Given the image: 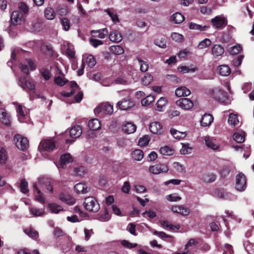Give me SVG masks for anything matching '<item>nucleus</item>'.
Here are the masks:
<instances>
[{
	"instance_id": "f257e3e1",
	"label": "nucleus",
	"mask_w": 254,
	"mask_h": 254,
	"mask_svg": "<svg viewBox=\"0 0 254 254\" xmlns=\"http://www.w3.org/2000/svg\"><path fill=\"white\" fill-rule=\"evenodd\" d=\"M54 181L51 180L44 178H39L38 181L33 184L34 194L35 200L44 204L45 202V198L40 191V189L46 188L48 191L51 193L53 192V184Z\"/></svg>"
},
{
	"instance_id": "f03ea898",
	"label": "nucleus",
	"mask_w": 254,
	"mask_h": 254,
	"mask_svg": "<svg viewBox=\"0 0 254 254\" xmlns=\"http://www.w3.org/2000/svg\"><path fill=\"white\" fill-rule=\"evenodd\" d=\"M28 10V6L25 3L20 2L18 4V9L13 11L11 14L12 24L14 25H17L24 21Z\"/></svg>"
},
{
	"instance_id": "7ed1b4c3",
	"label": "nucleus",
	"mask_w": 254,
	"mask_h": 254,
	"mask_svg": "<svg viewBox=\"0 0 254 254\" xmlns=\"http://www.w3.org/2000/svg\"><path fill=\"white\" fill-rule=\"evenodd\" d=\"M69 86L71 90L69 92H62L61 95L64 97H70L71 95L77 93L74 97L75 101L77 103L80 102L83 98V93L79 91V88L75 81H71L69 83Z\"/></svg>"
},
{
	"instance_id": "20e7f679",
	"label": "nucleus",
	"mask_w": 254,
	"mask_h": 254,
	"mask_svg": "<svg viewBox=\"0 0 254 254\" xmlns=\"http://www.w3.org/2000/svg\"><path fill=\"white\" fill-rule=\"evenodd\" d=\"M85 208L89 212H97L100 209V205L93 197H86L84 202Z\"/></svg>"
},
{
	"instance_id": "39448f33",
	"label": "nucleus",
	"mask_w": 254,
	"mask_h": 254,
	"mask_svg": "<svg viewBox=\"0 0 254 254\" xmlns=\"http://www.w3.org/2000/svg\"><path fill=\"white\" fill-rule=\"evenodd\" d=\"M13 104L15 105V108L17 113L18 120L20 123L26 122L28 118L27 112L25 107L21 104L14 102Z\"/></svg>"
},
{
	"instance_id": "423d86ee",
	"label": "nucleus",
	"mask_w": 254,
	"mask_h": 254,
	"mask_svg": "<svg viewBox=\"0 0 254 254\" xmlns=\"http://www.w3.org/2000/svg\"><path fill=\"white\" fill-rule=\"evenodd\" d=\"M113 111V105L107 102L99 104L94 109V112L96 114H102L107 115H112Z\"/></svg>"
},
{
	"instance_id": "0eeeda50",
	"label": "nucleus",
	"mask_w": 254,
	"mask_h": 254,
	"mask_svg": "<svg viewBox=\"0 0 254 254\" xmlns=\"http://www.w3.org/2000/svg\"><path fill=\"white\" fill-rule=\"evenodd\" d=\"M14 141L18 149L24 151L29 147V141L27 138L22 135L17 134L14 137Z\"/></svg>"
},
{
	"instance_id": "6e6552de",
	"label": "nucleus",
	"mask_w": 254,
	"mask_h": 254,
	"mask_svg": "<svg viewBox=\"0 0 254 254\" xmlns=\"http://www.w3.org/2000/svg\"><path fill=\"white\" fill-rule=\"evenodd\" d=\"M169 171V167L166 163H159L151 165L149 167V171L154 175L166 173Z\"/></svg>"
},
{
	"instance_id": "1a4fd4ad",
	"label": "nucleus",
	"mask_w": 254,
	"mask_h": 254,
	"mask_svg": "<svg viewBox=\"0 0 254 254\" xmlns=\"http://www.w3.org/2000/svg\"><path fill=\"white\" fill-rule=\"evenodd\" d=\"M210 94L213 98L222 103H225L227 100L228 98L226 94L218 88L213 89Z\"/></svg>"
},
{
	"instance_id": "9d476101",
	"label": "nucleus",
	"mask_w": 254,
	"mask_h": 254,
	"mask_svg": "<svg viewBox=\"0 0 254 254\" xmlns=\"http://www.w3.org/2000/svg\"><path fill=\"white\" fill-rule=\"evenodd\" d=\"M246 178L245 176L242 173L238 174L236 177L235 188L236 190L239 191H243L246 190Z\"/></svg>"
},
{
	"instance_id": "9b49d317",
	"label": "nucleus",
	"mask_w": 254,
	"mask_h": 254,
	"mask_svg": "<svg viewBox=\"0 0 254 254\" xmlns=\"http://www.w3.org/2000/svg\"><path fill=\"white\" fill-rule=\"evenodd\" d=\"M56 147L55 141L52 139H44L41 141L39 149L40 150H44L46 151H53Z\"/></svg>"
},
{
	"instance_id": "f8f14e48",
	"label": "nucleus",
	"mask_w": 254,
	"mask_h": 254,
	"mask_svg": "<svg viewBox=\"0 0 254 254\" xmlns=\"http://www.w3.org/2000/svg\"><path fill=\"white\" fill-rule=\"evenodd\" d=\"M36 68V65L34 62L29 59H27L23 63L20 64V68L25 75H27L29 73V69L34 70Z\"/></svg>"
},
{
	"instance_id": "ddd939ff",
	"label": "nucleus",
	"mask_w": 254,
	"mask_h": 254,
	"mask_svg": "<svg viewBox=\"0 0 254 254\" xmlns=\"http://www.w3.org/2000/svg\"><path fill=\"white\" fill-rule=\"evenodd\" d=\"M212 26L216 29H222L227 24V19L223 16H216L211 19Z\"/></svg>"
},
{
	"instance_id": "4468645a",
	"label": "nucleus",
	"mask_w": 254,
	"mask_h": 254,
	"mask_svg": "<svg viewBox=\"0 0 254 254\" xmlns=\"http://www.w3.org/2000/svg\"><path fill=\"white\" fill-rule=\"evenodd\" d=\"M19 85L23 90L26 91H29L33 93L35 92V85L31 81L25 80L23 78H20Z\"/></svg>"
},
{
	"instance_id": "2eb2a0df",
	"label": "nucleus",
	"mask_w": 254,
	"mask_h": 254,
	"mask_svg": "<svg viewBox=\"0 0 254 254\" xmlns=\"http://www.w3.org/2000/svg\"><path fill=\"white\" fill-rule=\"evenodd\" d=\"M177 106H179L182 109L188 110L193 107V103L188 98H181L176 102Z\"/></svg>"
},
{
	"instance_id": "dca6fc26",
	"label": "nucleus",
	"mask_w": 254,
	"mask_h": 254,
	"mask_svg": "<svg viewBox=\"0 0 254 254\" xmlns=\"http://www.w3.org/2000/svg\"><path fill=\"white\" fill-rule=\"evenodd\" d=\"M204 140L206 146L212 150H216L219 148L220 146L214 137L205 136L204 137Z\"/></svg>"
},
{
	"instance_id": "f3484780",
	"label": "nucleus",
	"mask_w": 254,
	"mask_h": 254,
	"mask_svg": "<svg viewBox=\"0 0 254 254\" xmlns=\"http://www.w3.org/2000/svg\"><path fill=\"white\" fill-rule=\"evenodd\" d=\"M135 105L134 102L131 99H124L119 101L117 106L121 110H127L132 108Z\"/></svg>"
},
{
	"instance_id": "a211bd4d",
	"label": "nucleus",
	"mask_w": 254,
	"mask_h": 254,
	"mask_svg": "<svg viewBox=\"0 0 254 254\" xmlns=\"http://www.w3.org/2000/svg\"><path fill=\"white\" fill-rule=\"evenodd\" d=\"M73 161V158L69 153L64 154L61 156L59 168L64 169L66 165Z\"/></svg>"
},
{
	"instance_id": "6ab92c4d",
	"label": "nucleus",
	"mask_w": 254,
	"mask_h": 254,
	"mask_svg": "<svg viewBox=\"0 0 254 254\" xmlns=\"http://www.w3.org/2000/svg\"><path fill=\"white\" fill-rule=\"evenodd\" d=\"M171 210L173 212L179 213L183 216H188L190 214L189 209L183 205H174Z\"/></svg>"
},
{
	"instance_id": "aec40b11",
	"label": "nucleus",
	"mask_w": 254,
	"mask_h": 254,
	"mask_svg": "<svg viewBox=\"0 0 254 254\" xmlns=\"http://www.w3.org/2000/svg\"><path fill=\"white\" fill-rule=\"evenodd\" d=\"M136 127L131 122H125L122 126L123 131L127 134H131L135 132Z\"/></svg>"
},
{
	"instance_id": "412c9836",
	"label": "nucleus",
	"mask_w": 254,
	"mask_h": 254,
	"mask_svg": "<svg viewBox=\"0 0 254 254\" xmlns=\"http://www.w3.org/2000/svg\"><path fill=\"white\" fill-rule=\"evenodd\" d=\"M91 33L94 38L104 39L107 35L108 31L107 28H103L98 30H92Z\"/></svg>"
},
{
	"instance_id": "4be33fe9",
	"label": "nucleus",
	"mask_w": 254,
	"mask_h": 254,
	"mask_svg": "<svg viewBox=\"0 0 254 254\" xmlns=\"http://www.w3.org/2000/svg\"><path fill=\"white\" fill-rule=\"evenodd\" d=\"M224 53V49L219 44L214 45L211 49V53L215 58L221 56Z\"/></svg>"
},
{
	"instance_id": "5701e85b",
	"label": "nucleus",
	"mask_w": 254,
	"mask_h": 254,
	"mask_svg": "<svg viewBox=\"0 0 254 254\" xmlns=\"http://www.w3.org/2000/svg\"><path fill=\"white\" fill-rule=\"evenodd\" d=\"M150 131L154 134H161L162 131V127L158 122H153L150 124Z\"/></svg>"
},
{
	"instance_id": "b1692460",
	"label": "nucleus",
	"mask_w": 254,
	"mask_h": 254,
	"mask_svg": "<svg viewBox=\"0 0 254 254\" xmlns=\"http://www.w3.org/2000/svg\"><path fill=\"white\" fill-rule=\"evenodd\" d=\"M30 214L33 217H41L45 214V208H37L31 207L29 209Z\"/></svg>"
},
{
	"instance_id": "393cba45",
	"label": "nucleus",
	"mask_w": 254,
	"mask_h": 254,
	"mask_svg": "<svg viewBox=\"0 0 254 254\" xmlns=\"http://www.w3.org/2000/svg\"><path fill=\"white\" fill-rule=\"evenodd\" d=\"M170 21L174 24H180L185 20V17L180 12H175L170 18Z\"/></svg>"
},
{
	"instance_id": "a878e982",
	"label": "nucleus",
	"mask_w": 254,
	"mask_h": 254,
	"mask_svg": "<svg viewBox=\"0 0 254 254\" xmlns=\"http://www.w3.org/2000/svg\"><path fill=\"white\" fill-rule=\"evenodd\" d=\"M217 71L218 73L223 76H227L231 73V69L230 67L226 64H222L218 66Z\"/></svg>"
},
{
	"instance_id": "bb28decb",
	"label": "nucleus",
	"mask_w": 254,
	"mask_h": 254,
	"mask_svg": "<svg viewBox=\"0 0 254 254\" xmlns=\"http://www.w3.org/2000/svg\"><path fill=\"white\" fill-rule=\"evenodd\" d=\"M110 41L115 43H119L122 41L123 37L121 33L117 30H114L109 35Z\"/></svg>"
},
{
	"instance_id": "cd10ccee",
	"label": "nucleus",
	"mask_w": 254,
	"mask_h": 254,
	"mask_svg": "<svg viewBox=\"0 0 254 254\" xmlns=\"http://www.w3.org/2000/svg\"><path fill=\"white\" fill-rule=\"evenodd\" d=\"M104 11L106 12L110 17L113 22L116 23L119 22V19L118 18L116 10H115L114 8H108L105 9Z\"/></svg>"
},
{
	"instance_id": "c85d7f7f",
	"label": "nucleus",
	"mask_w": 254,
	"mask_h": 254,
	"mask_svg": "<svg viewBox=\"0 0 254 254\" xmlns=\"http://www.w3.org/2000/svg\"><path fill=\"white\" fill-rule=\"evenodd\" d=\"M213 118L209 114H205L201 118L200 123L203 127L209 126L213 122Z\"/></svg>"
},
{
	"instance_id": "c756f323",
	"label": "nucleus",
	"mask_w": 254,
	"mask_h": 254,
	"mask_svg": "<svg viewBox=\"0 0 254 254\" xmlns=\"http://www.w3.org/2000/svg\"><path fill=\"white\" fill-rule=\"evenodd\" d=\"M239 122L237 114L233 113L229 114L228 123L230 126L234 127L238 125Z\"/></svg>"
},
{
	"instance_id": "7c9ffc66",
	"label": "nucleus",
	"mask_w": 254,
	"mask_h": 254,
	"mask_svg": "<svg viewBox=\"0 0 254 254\" xmlns=\"http://www.w3.org/2000/svg\"><path fill=\"white\" fill-rule=\"evenodd\" d=\"M175 94L178 97L187 96L190 95V90L185 86L178 87L176 89Z\"/></svg>"
},
{
	"instance_id": "2f4dec72",
	"label": "nucleus",
	"mask_w": 254,
	"mask_h": 254,
	"mask_svg": "<svg viewBox=\"0 0 254 254\" xmlns=\"http://www.w3.org/2000/svg\"><path fill=\"white\" fill-rule=\"evenodd\" d=\"M82 134L81 127L79 126H74L72 127L69 131V134L71 137L76 138L79 137Z\"/></svg>"
},
{
	"instance_id": "473e14b6",
	"label": "nucleus",
	"mask_w": 254,
	"mask_h": 254,
	"mask_svg": "<svg viewBox=\"0 0 254 254\" xmlns=\"http://www.w3.org/2000/svg\"><path fill=\"white\" fill-rule=\"evenodd\" d=\"M0 120L1 122L6 126L10 125L9 116L4 109H0Z\"/></svg>"
},
{
	"instance_id": "72a5a7b5",
	"label": "nucleus",
	"mask_w": 254,
	"mask_h": 254,
	"mask_svg": "<svg viewBox=\"0 0 254 254\" xmlns=\"http://www.w3.org/2000/svg\"><path fill=\"white\" fill-rule=\"evenodd\" d=\"M54 83L59 86H63L67 84L68 80L66 79L63 74L55 76L54 78Z\"/></svg>"
},
{
	"instance_id": "f704fd0d",
	"label": "nucleus",
	"mask_w": 254,
	"mask_h": 254,
	"mask_svg": "<svg viewBox=\"0 0 254 254\" xmlns=\"http://www.w3.org/2000/svg\"><path fill=\"white\" fill-rule=\"evenodd\" d=\"M170 132L171 135L177 139H183L187 136V133L185 131H180L173 128L170 129Z\"/></svg>"
},
{
	"instance_id": "c9c22d12",
	"label": "nucleus",
	"mask_w": 254,
	"mask_h": 254,
	"mask_svg": "<svg viewBox=\"0 0 254 254\" xmlns=\"http://www.w3.org/2000/svg\"><path fill=\"white\" fill-rule=\"evenodd\" d=\"M88 127L90 129L97 130L100 128V123L97 119H92L88 122Z\"/></svg>"
},
{
	"instance_id": "e433bc0d",
	"label": "nucleus",
	"mask_w": 254,
	"mask_h": 254,
	"mask_svg": "<svg viewBox=\"0 0 254 254\" xmlns=\"http://www.w3.org/2000/svg\"><path fill=\"white\" fill-rule=\"evenodd\" d=\"M45 17L48 20H53L56 17V13L55 10L52 7H47L44 11Z\"/></svg>"
},
{
	"instance_id": "4c0bfd02",
	"label": "nucleus",
	"mask_w": 254,
	"mask_h": 254,
	"mask_svg": "<svg viewBox=\"0 0 254 254\" xmlns=\"http://www.w3.org/2000/svg\"><path fill=\"white\" fill-rule=\"evenodd\" d=\"M245 132L241 131L234 133L233 139L238 143H242L245 140Z\"/></svg>"
},
{
	"instance_id": "58836bf2",
	"label": "nucleus",
	"mask_w": 254,
	"mask_h": 254,
	"mask_svg": "<svg viewBox=\"0 0 254 254\" xmlns=\"http://www.w3.org/2000/svg\"><path fill=\"white\" fill-rule=\"evenodd\" d=\"M209 28V26L206 25L202 26L196 24L195 23L191 22L189 24V28L190 30H198L199 31H204L207 30Z\"/></svg>"
},
{
	"instance_id": "ea45409f",
	"label": "nucleus",
	"mask_w": 254,
	"mask_h": 254,
	"mask_svg": "<svg viewBox=\"0 0 254 254\" xmlns=\"http://www.w3.org/2000/svg\"><path fill=\"white\" fill-rule=\"evenodd\" d=\"M131 155L132 159L137 161H141L144 157L143 152L140 149L134 150Z\"/></svg>"
},
{
	"instance_id": "a19ab883",
	"label": "nucleus",
	"mask_w": 254,
	"mask_h": 254,
	"mask_svg": "<svg viewBox=\"0 0 254 254\" xmlns=\"http://www.w3.org/2000/svg\"><path fill=\"white\" fill-rule=\"evenodd\" d=\"M75 190L78 193H86L88 192V189L86 185L83 183H78L74 186Z\"/></svg>"
},
{
	"instance_id": "79ce46f5",
	"label": "nucleus",
	"mask_w": 254,
	"mask_h": 254,
	"mask_svg": "<svg viewBox=\"0 0 254 254\" xmlns=\"http://www.w3.org/2000/svg\"><path fill=\"white\" fill-rule=\"evenodd\" d=\"M110 51L114 55H120L124 53V50L121 46L114 45L110 47Z\"/></svg>"
},
{
	"instance_id": "37998d69",
	"label": "nucleus",
	"mask_w": 254,
	"mask_h": 254,
	"mask_svg": "<svg viewBox=\"0 0 254 254\" xmlns=\"http://www.w3.org/2000/svg\"><path fill=\"white\" fill-rule=\"evenodd\" d=\"M167 102V100L166 98H160V99L157 101L156 104V110L159 112L162 111L163 109L166 105Z\"/></svg>"
},
{
	"instance_id": "c03bdc74",
	"label": "nucleus",
	"mask_w": 254,
	"mask_h": 254,
	"mask_svg": "<svg viewBox=\"0 0 254 254\" xmlns=\"http://www.w3.org/2000/svg\"><path fill=\"white\" fill-rule=\"evenodd\" d=\"M160 223L161 226L165 229L173 230L175 229L179 230L180 228V225L177 224L176 225H173L169 223L167 221H161Z\"/></svg>"
},
{
	"instance_id": "a18cd8bd",
	"label": "nucleus",
	"mask_w": 254,
	"mask_h": 254,
	"mask_svg": "<svg viewBox=\"0 0 254 254\" xmlns=\"http://www.w3.org/2000/svg\"><path fill=\"white\" fill-rule=\"evenodd\" d=\"M48 207L52 213L56 214L63 210L62 206L55 203H49Z\"/></svg>"
},
{
	"instance_id": "49530a36",
	"label": "nucleus",
	"mask_w": 254,
	"mask_h": 254,
	"mask_svg": "<svg viewBox=\"0 0 254 254\" xmlns=\"http://www.w3.org/2000/svg\"><path fill=\"white\" fill-rule=\"evenodd\" d=\"M59 198L61 201L68 204L71 205L74 204L75 202V200L74 198L71 197L69 195H66L64 194H61L59 196Z\"/></svg>"
},
{
	"instance_id": "de8ad7c7",
	"label": "nucleus",
	"mask_w": 254,
	"mask_h": 254,
	"mask_svg": "<svg viewBox=\"0 0 254 254\" xmlns=\"http://www.w3.org/2000/svg\"><path fill=\"white\" fill-rule=\"evenodd\" d=\"M211 44V40L208 38H205L203 40L201 41L198 46L197 48L202 50L206 48L209 47Z\"/></svg>"
},
{
	"instance_id": "09e8293b",
	"label": "nucleus",
	"mask_w": 254,
	"mask_h": 254,
	"mask_svg": "<svg viewBox=\"0 0 254 254\" xmlns=\"http://www.w3.org/2000/svg\"><path fill=\"white\" fill-rule=\"evenodd\" d=\"M24 232L33 239L36 240L38 237V233L33 228L27 229L24 230Z\"/></svg>"
},
{
	"instance_id": "8fccbe9b",
	"label": "nucleus",
	"mask_w": 254,
	"mask_h": 254,
	"mask_svg": "<svg viewBox=\"0 0 254 254\" xmlns=\"http://www.w3.org/2000/svg\"><path fill=\"white\" fill-rule=\"evenodd\" d=\"M150 140V138L148 135H144L139 138L138 141V145L140 147H144L148 145Z\"/></svg>"
},
{
	"instance_id": "3c124183",
	"label": "nucleus",
	"mask_w": 254,
	"mask_h": 254,
	"mask_svg": "<svg viewBox=\"0 0 254 254\" xmlns=\"http://www.w3.org/2000/svg\"><path fill=\"white\" fill-rule=\"evenodd\" d=\"M166 199L170 202H176L181 200L182 197L177 193H174L166 196Z\"/></svg>"
},
{
	"instance_id": "603ef678",
	"label": "nucleus",
	"mask_w": 254,
	"mask_h": 254,
	"mask_svg": "<svg viewBox=\"0 0 254 254\" xmlns=\"http://www.w3.org/2000/svg\"><path fill=\"white\" fill-rule=\"evenodd\" d=\"M160 152L163 155H171L174 153V150L168 146H165L160 149Z\"/></svg>"
},
{
	"instance_id": "864d4df0",
	"label": "nucleus",
	"mask_w": 254,
	"mask_h": 254,
	"mask_svg": "<svg viewBox=\"0 0 254 254\" xmlns=\"http://www.w3.org/2000/svg\"><path fill=\"white\" fill-rule=\"evenodd\" d=\"M136 60L140 65V70L142 72H146L148 69V64L147 63L142 61L140 58L137 57Z\"/></svg>"
},
{
	"instance_id": "5fc2aeb1",
	"label": "nucleus",
	"mask_w": 254,
	"mask_h": 254,
	"mask_svg": "<svg viewBox=\"0 0 254 254\" xmlns=\"http://www.w3.org/2000/svg\"><path fill=\"white\" fill-rule=\"evenodd\" d=\"M178 70L183 73L194 72L197 70L196 67L190 68L187 66H181L178 67Z\"/></svg>"
},
{
	"instance_id": "6e6d98bb",
	"label": "nucleus",
	"mask_w": 254,
	"mask_h": 254,
	"mask_svg": "<svg viewBox=\"0 0 254 254\" xmlns=\"http://www.w3.org/2000/svg\"><path fill=\"white\" fill-rule=\"evenodd\" d=\"M154 99L153 96L148 95L141 100V105L143 106H148L154 101Z\"/></svg>"
},
{
	"instance_id": "4d7b16f0",
	"label": "nucleus",
	"mask_w": 254,
	"mask_h": 254,
	"mask_svg": "<svg viewBox=\"0 0 254 254\" xmlns=\"http://www.w3.org/2000/svg\"><path fill=\"white\" fill-rule=\"evenodd\" d=\"M85 62L88 66L90 68H92L96 63L94 57L91 55H88L85 60Z\"/></svg>"
},
{
	"instance_id": "13d9d810",
	"label": "nucleus",
	"mask_w": 254,
	"mask_h": 254,
	"mask_svg": "<svg viewBox=\"0 0 254 254\" xmlns=\"http://www.w3.org/2000/svg\"><path fill=\"white\" fill-rule=\"evenodd\" d=\"M63 29L64 31H68L70 28V21L67 18L63 17L60 20Z\"/></svg>"
},
{
	"instance_id": "bf43d9fd",
	"label": "nucleus",
	"mask_w": 254,
	"mask_h": 254,
	"mask_svg": "<svg viewBox=\"0 0 254 254\" xmlns=\"http://www.w3.org/2000/svg\"><path fill=\"white\" fill-rule=\"evenodd\" d=\"M153 80V76L149 74H146L141 79L142 83L145 86L149 85Z\"/></svg>"
},
{
	"instance_id": "052dcab7",
	"label": "nucleus",
	"mask_w": 254,
	"mask_h": 254,
	"mask_svg": "<svg viewBox=\"0 0 254 254\" xmlns=\"http://www.w3.org/2000/svg\"><path fill=\"white\" fill-rule=\"evenodd\" d=\"M216 176L213 174H208L205 175L203 178V180L207 183H211L216 180Z\"/></svg>"
},
{
	"instance_id": "680f3d73",
	"label": "nucleus",
	"mask_w": 254,
	"mask_h": 254,
	"mask_svg": "<svg viewBox=\"0 0 254 254\" xmlns=\"http://www.w3.org/2000/svg\"><path fill=\"white\" fill-rule=\"evenodd\" d=\"M244 247L249 254H254V243L246 242L244 244Z\"/></svg>"
},
{
	"instance_id": "e2e57ef3",
	"label": "nucleus",
	"mask_w": 254,
	"mask_h": 254,
	"mask_svg": "<svg viewBox=\"0 0 254 254\" xmlns=\"http://www.w3.org/2000/svg\"><path fill=\"white\" fill-rule=\"evenodd\" d=\"M172 39L178 43L183 42L184 40V36L182 34L177 32H173L171 34Z\"/></svg>"
},
{
	"instance_id": "0e129e2a",
	"label": "nucleus",
	"mask_w": 254,
	"mask_h": 254,
	"mask_svg": "<svg viewBox=\"0 0 254 254\" xmlns=\"http://www.w3.org/2000/svg\"><path fill=\"white\" fill-rule=\"evenodd\" d=\"M192 148L189 146L188 144H182V147L180 149V152L182 154H188L191 153Z\"/></svg>"
},
{
	"instance_id": "69168bd1",
	"label": "nucleus",
	"mask_w": 254,
	"mask_h": 254,
	"mask_svg": "<svg viewBox=\"0 0 254 254\" xmlns=\"http://www.w3.org/2000/svg\"><path fill=\"white\" fill-rule=\"evenodd\" d=\"M121 244L122 246L127 249H132L133 248L136 247L137 246V244L136 243H131L127 240H124L121 241Z\"/></svg>"
},
{
	"instance_id": "338daca9",
	"label": "nucleus",
	"mask_w": 254,
	"mask_h": 254,
	"mask_svg": "<svg viewBox=\"0 0 254 254\" xmlns=\"http://www.w3.org/2000/svg\"><path fill=\"white\" fill-rule=\"evenodd\" d=\"M20 188L21 192L23 193H26L29 191V190L28 189V183L26 181L25 179H23L21 180L20 185Z\"/></svg>"
},
{
	"instance_id": "774afa93",
	"label": "nucleus",
	"mask_w": 254,
	"mask_h": 254,
	"mask_svg": "<svg viewBox=\"0 0 254 254\" xmlns=\"http://www.w3.org/2000/svg\"><path fill=\"white\" fill-rule=\"evenodd\" d=\"M40 73L42 77L46 80H48L51 78V74L48 69L42 68L40 71Z\"/></svg>"
}]
</instances>
